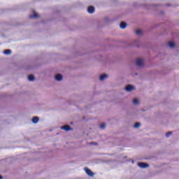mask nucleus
I'll list each match as a JSON object with an SVG mask.
<instances>
[{
  "label": "nucleus",
  "instance_id": "nucleus-3",
  "mask_svg": "<svg viewBox=\"0 0 179 179\" xmlns=\"http://www.w3.org/2000/svg\"><path fill=\"white\" fill-rule=\"evenodd\" d=\"M135 87L133 85H129L125 87L126 92H132Z\"/></svg>",
  "mask_w": 179,
  "mask_h": 179
},
{
  "label": "nucleus",
  "instance_id": "nucleus-15",
  "mask_svg": "<svg viewBox=\"0 0 179 179\" xmlns=\"http://www.w3.org/2000/svg\"><path fill=\"white\" fill-rule=\"evenodd\" d=\"M133 104H134L135 106L139 104V100H138V99H134L133 100Z\"/></svg>",
  "mask_w": 179,
  "mask_h": 179
},
{
  "label": "nucleus",
  "instance_id": "nucleus-13",
  "mask_svg": "<svg viewBox=\"0 0 179 179\" xmlns=\"http://www.w3.org/2000/svg\"><path fill=\"white\" fill-rule=\"evenodd\" d=\"M29 17H30L31 19H33L34 17L35 19H37V17H38V14H37L36 13H34V15H30Z\"/></svg>",
  "mask_w": 179,
  "mask_h": 179
},
{
  "label": "nucleus",
  "instance_id": "nucleus-9",
  "mask_svg": "<svg viewBox=\"0 0 179 179\" xmlns=\"http://www.w3.org/2000/svg\"><path fill=\"white\" fill-rule=\"evenodd\" d=\"M108 78V76L107 74H103L99 77L100 80H104V79H107Z\"/></svg>",
  "mask_w": 179,
  "mask_h": 179
},
{
  "label": "nucleus",
  "instance_id": "nucleus-4",
  "mask_svg": "<svg viewBox=\"0 0 179 179\" xmlns=\"http://www.w3.org/2000/svg\"><path fill=\"white\" fill-rule=\"evenodd\" d=\"M85 172L90 177H93V176H94V173H93L88 168H85Z\"/></svg>",
  "mask_w": 179,
  "mask_h": 179
},
{
  "label": "nucleus",
  "instance_id": "nucleus-6",
  "mask_svg": "<svg viewBox=\"0 0 179 179\" xmlns=\"http://www.w3.org/2000/svg\"><path fill=\"white\" fill-rule=\"evenodd\" d=\"M55 79H56V80H57L58 82H61V80H62V79H63L62 75H61V74H57L56 76H55Z\"/></svg>",
  "mask_w": 179,
  "mask_h": 179
},
{
  "label": "nucleus",
  "instance_id": "nucleus-5",
  "mask_svg": "<svg viewBox=\"0 0 179 179\" xmlns=\"http://www.w3.org/2000/svg\"><path fill=\"white\" fill-rule=\"evenodd\" d=\"M61 129H64V131H72V128L69 125H64L61 127Z\"/></svg>",
  "mask_w": 179,
  "mask_h": 179
},
{
  "label": "nucleus",
  "instance_id": "nucleus-12",
  "mask_svg": "<svg viewBox=\"0 0 179 179\" xmlns=\"http://www.w3.org/2000/svg\"><path fill=\"white\" fill-rule=\"evenodd\" d=\"M12 53V50H5L3 52V54H5L6 55H9V54Z\"/></svg>",
  "mask_w": 179,
  "mask_h": 179
},
{
  "label": "nucleus",
  "instance_id": "nucleus-14",
  "mask_svg": "<svg viewBox=\"0 0 179 179\" xmlns=\"http://www.w3.org/2000/svg\"><path fill=\"white\" fill-rule=\"evenodd\" d=\"M169 46L171 47V48H174V47H176V43H174V42H169Z\"/></svg>",
  "mask_w": 179,
  "mask_h": 179
},
{
  "label": "nucleus",
  "instance_id": "nucleus-17",
  "mask_svg": "<svg viewBox=\"0 0 179 179\" xmlns=\"http://www.w3.org/2000/svg\"><path fill=\"white\" fill-rule=\"evenodd\" d=\"M139 127H141V123H139V122L135 123V124L134 126V128H139Z\"/></svg>",
  "mask_w": 179,
  "mask_h": 179
},
{
  "label": "nucleus",
  "instance_id": "nucleus-19",
  "mask_svg": "<svg viewBox=\"0 0 179 179\" xmlns=\"http://www.w3.org/2000/svg\"><path fill=\"white\" fill-rule=\"evenodd\" d=\"M173 133L171 131H169L166 134V137L169 138V136H170L171 135H172Z\"/></svg>",
  "mask_w": 179,
  "mask_h": 179
},
{
  "label": "nucleus",
  "instance_id": "nucleus-18",
  "mask_svg": "<svg viewBox=\"0 0 179 179\" xmlns=\"http://www.w3.org/2000/svg\"><path fill=\"white\" fill-rule=\"evenodd\" d=\"M100 128L101 129H104V128H106V123L101 124Z\"/></svg>",
  "mask_w": 179,
  "mask_h": 179
},
{
  "label": "nucleus",
  "instance_id": "nucleus-16",
  "mask_svg": "<svg viewBox=\"0 0 179 179\" xmlns=\"http://www.w3.org/2000/svg\"><path fill=\"white\" fill-rule=\"evenodd\" d=\"M136 34H137V36H141L142 34V30L141 29L136 30Z\"/></svg>",
  "mask_w": 179,
  "mask_h": 179
},
{
  "label": "nucleus",
  "instance_id": "nucleus-21",
  "mask_svg": "<svg viewBox=\"0 0 179 179\" xmlns=\"http://www.w3.org/2000/svg\"><path fill=\"white\" fill-rule=\"evenodd\" d=\"M0 179H2V176L0 175Z\"/></svg>",
  "mask_w": 179,
  "mask_h": 179
},
{
  "label": "nucleus",
  "instance_id": "nucleus-2",
  "mask_svg": "<svg viewBox=\"0 0 179 179\" xmlns=\"http://www.w3.org/2000/svg\"><path fill=\"white\" fill-rule=\"evenodd\" d=\"M136 65L137 66H142L143 65V60L141 58L137 59Z\"/></svg>",
  "mask_w": 179,
  "mask_h": 179
},
{
  "label": "nucleus",
  "instance_id": "nucleus-1",
  "mask_svg": "<svg viewBox=\"0 0 179 179\" xmlns=\"http://www.w3.org/2000/svg\"><path fill=\"white\" fill-rule=\"evenodd\" d=\"M138 166L141 167V169H146V167H149V164L145 163V162H140L138 163Z\"/></svg>",
  "mask_w": 179,
  "mask_h": 179
},
{
  "label": "nucleus",
  "instance_id": "nucleus-11",
  "mask_svg": "<svg viewBox=\"0 0 179 179\" xmlns=\"http://www.w3.org/2000/svg\"><path fill=\"white\" fill-rule=\"evenodd\" d=\"M127 27V23L122 22L120 23V29H125Z\"/></svg>",
  "mask_w": 179,
  "mask_h": 179
},
{
  "label": "nucleus",
  "instance_id": "nucleus-7",
  "mask_svg": "<svg viewBox=\"0 0 179 179\" xmlns=\"http://www.w3.org/2000/svg\"><path fill=\"white\" fill-rule=\"evenodd\" d=\"M94 10H95L94 7H93V6H90L87 8L88 13H94Z\"/></svg>",
  "mask_w": 179,
  "mask_h": 179
},
{
  "label": "nucleus",
  "instance_id": "nucleus-20",
  "mask_svg": "<svg viewBox=\"0 0 179 179\" xmlns=\"http://www.w3.org/2000/svg\"><path fill=\"white\" fill-rule=\"evenodd\" d=\"M90 145H97V143H94V142H92L90 143Z\"/></svg>",
  "mask_w": 179,
  "mask_h": 179
},
{
  "label": "nucleus",
  "instance_id": "nucleus-8",
  "mask_svg": "<svg viewBox=\"0 0 179 179\" xmlns=\"http://www.w3.org/2000/svg\"><path fill=\"white\" fill-rule=\"evenodd\" d=\"M40 118H38V117H34L32 118V122H34V124H37V122H38Z\"/></svg>",
  "mask_w": 179,
  "mask_h": 179
},
{
  "label": "nucleus",
  "instance_id": "nucleus-10",
  "mask_svg": "<svg viewBox=\"0 0 179 179\" xmlns=\"http://www.w3.org/2000/svg\"><path fill=\"white\" fill-rule=\"evenodd\" d=\"M35 78L33 75H29L28 76V80H30L31 82H33V80H35Z\"/></svg>",
  "mask_w": 179,
  "mask_h": 179
}]
</instances>
